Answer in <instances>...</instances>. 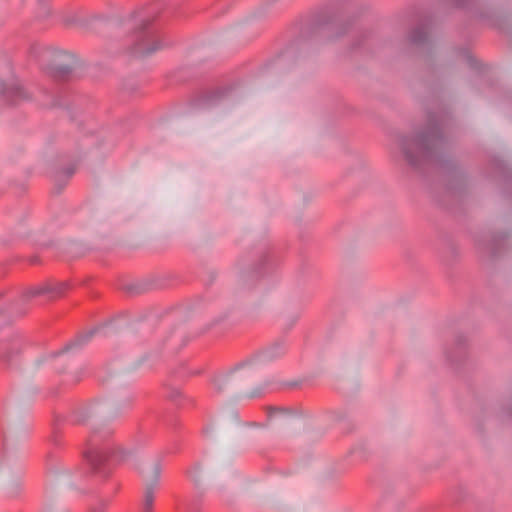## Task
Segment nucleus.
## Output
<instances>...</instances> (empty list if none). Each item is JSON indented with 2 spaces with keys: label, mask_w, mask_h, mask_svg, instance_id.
I'll return each instance as SVG.
<instances>
[{
  "label": "nucleus",
  "mask_w": 512,
  "mask_h": 512,
  "mask_svg": "<svg viewBox=\"0 0 512 512\" xmlns=\"http://www.w3.org/2000/svg\"><path fill=\"white\" fill-rule=\"evenodd\" d=\"M156 17H131L117 27V35L126 33L123 39L124 49L135 58L149 56L163 47L162 41L149 25Z\"/></svg>",
  "instance_id": "1"
},
{
  "label": "nucleus",
  "mask_w": 512,
  "mask_h": 512,
  "mask_svg": "<svg viewBox=\"0 0 512 512\" xmlns=\"http://www.w3.org/2000/svg\"><path fill=\"white\" fill-rule=\"evenodd\" d=\"M442 143L443 136L437 125L429 127L415 137H405L401 140L405 157L413 166L419 163L420 158L430 156Z\"/></svg>",
  "instance_id": "2"
},
{
  "label": "nucleus",
  "mask_w": 512,
  "mask_h": 512,
  "mask_svg": "<svg viewBox=\"0 0 512 512\" xmlns=\"http://www.w3.org/2000/svg\"><path fill=\"white\" fill-rule=\"evenodd\" d=\"M113 431L106 427L95 428L88 440L84 455L95 471L101 472V466L108 460L109 440Z\"/></svg>",
  "instance_id": "3"
},
{
  "label": "nucleus",
  "mask_w": 512,
  "mask_h": 512,
  "mask_svg": "<svg viewBox=\"0 0 512 512\" xmlns=\"http://www.w3.org/2000/svg\"><path fill=\"white\" fill-rule=\"evenodd\" d=\"M26 341L15 329L0 331V360L11 364L18 360L24 351Z\"/></svg>",
  "instance_id": "4"
},
{
  "label": "nucleus",
  "mask_w": 512,
  "mask_h": 512,
  "mask_svg": "<svg viewBox=\"0 0 512 512\" xmlns=\"http://www.w3.org/2000/svg\"><path fill=\"white\" fill-rule=\"evenodd\" d=\"M255 374L256 367L248 365L238 369L229 376L215 380L214 385L218 392H221L225 389L237 391L246 386L245 382L251 379Z\"/></svg>",
  "instance_id": "5"
},
{
  "label": "nucleus",
  "mask_w": 512,
  "mask_h": 512,
  "mask_svg": "<svg viewBox=\"0 0 512 512\" xmlns=\"http://www.w3.org/2000/svg\"><path fill=\"white\" fill-rule=\"evenodd\" d=\"M67 290L68 284L66 282H59L55 284L46 283L25 290L22 294V300L28 301L33 297L46 295L48 300L52 301L62 297Z\"/></svg>",
  "instance_id": "6"
},
{
  "label": "nucleus",
  "mask_w": 512,
  "mask_h": 512,
  "mask_svg": "<svg viewBox=\"0 0 512 512\" xmlns=\"http://www.w3.org/2000/svg\"><path fill=\"white\" fill-rule=\"evenodd\" d=\"M70 348V345L67 344L62 350L51 353L49 355L43 356L40 359L37 360V365H47L51 370L55 372H62L65 365L62 360L59 359V356H61L65 351H67Z\"/></svg>",
  "instance_id": "7"
},
{
  "label": "nucleus",
  "mask_w": 512,
  "mask_h": 512,
  "mask_svg": "<svg viewBox=\"0 0 512 512\" xmlns=\"http://www.w3.org/2000/svg\"><path fill=\"white\" fill-rule=\"evenodd\" d=\"M161 474V467L159 464H156L154 466V484L147 486L145 493H144V500H143V512H153V505H154V486L158 482Z\"/></svg>",
  "instance_id": "8"
},
{
  "label": "nucleus",
  "mask_w": 512,
  "mask_h": 512,
  "mask_svg": "<svg viewBox=\"0 0 512 512\" xmlns=\"http://www.w3.org/2000/svg\"><path fill=\"white\" fill-rule=\"evenodd\" d=\"M428 33L425 27H419L413 30L410 36V41L413 44L419 45L427 40Z\"/></svg>",
  "instance_id": "9"
},
{
  "label": "nucleus",
  "mask_w": 512,
  "mask_h": 512,
  "mask_svg": "<svg viewBox=\"0 0 512 512\" xmlns=\"http://www.w3.org/2000/svg\"><path fill=\"white\" fill-rule=\"evenodd\" d=\"M73 71V66L70 64L57 65L52 69L55 77L65 78Z\"/></svg>",
  "instance_id": "10"
},
{
  "label": "nucleus",
  "mask_w": 512,
  "mask_h": 512,
  "mask_svg": "<svg viewBox=\"0 0 512 512\" xmlns=\"http://www.w3.org/2000/svg\"><path fill=\"white\" fill-rule=\"evenodd\" d=\"M4 95L7 98H14L15 101L17 99H25L26 98V94H25L23 88L20 86L11 87L9 90L4 92Z\"/></svg>",
  "instance_id": "11"
},
{
  "label": "nucleus",
  "mask_w": 512,
  "mask_h": 512,
  "mask_svg": "<svg viewBox=\"0 0 512 512\" xmlns=\"http://www.w3.org/2000/svg\"><path fill=\"white\" fill-rule=\"evenodd\" d=\"M218 99L219 94L206 95L199 100V105L203 108H210L216 103Z\"/></svg>",
  "instance_id": "12"
},
{
  "label": "nucleus",
  "mask_w": 512,
  "mask_h": 512,
  "mask_svg": "<svg viewBox=\"0 0 512 512\" xmlns=\"http://www.w3.org/2000/svg\"><path fill=\"white\" fill-rule=\"evenodd\" d=\"M473 1L474 0H451V2L453 3L454 6L460 7V8L468 7L470 5V3H472Z\"/></svg>",
  "instance_id": "13"
},
{
  "label": "nucleus",
  "mask_w": 512,
  "mask_h": 512,
  "mask_svg": "<svg viewBox=\"0 0 512 512\" xmlns=\"http://www.w3.org/2000/svg\"><path fill=\"white\" fill-rule=\"evenodd\" d=\"M182 396V392L179 389H172L168 395V397L173 401H178Z\"/></svg>",
  "instance_id": "14"
},
{
  "label": "nucleus",
  "mask_w": 512,
  "mask_h": 512,
  "mask_svg": "<svg viewBox=\"0 0 512 512\" xmlns=\"http://www.w3.org/2000/svg\"><path fill=\"white\" fill-rule=\"evenodd\" d=\"M285 410L283 408H277V407H268L267 408V414L268 417L271 418L274 414L284 412Z\"/></svg>",
  "instance_id": "15"
},
{
  "label": "nucleus",
  "mask_w": 512,
  "mask_h": 512,
  "mask_svg": "<svg viewBox=\"0 0 512 512\" xmlns=\"http://www.w3.org/2000/svg\"><path fill=\"white\" fill-rule=\"evenodd\" d=\"M91 512H105V504L99 503L98 505L92 508Z\"/></svg>",
  "instance_id": "16"
},
{
  "label": "nucleus",
  "mask_w": 512,
  "mask_h": 512,
  "mask_svg": "<svg viewBox=\"0 0 512 512\" xmlns=\"http://www.w3.org/2000/svg\"><path fill=\"white\" fill-rule=\"evenodd\" d=\"M127 453L125 451L120 450L117 454L114 455L119 461L123 460Z\"/></svg>",
  "instance_id": "17"
},
{
  "label": "nucleus",
  "mask_w": 512,
  "mask_h": 512,
  "mask_svg": "<svg viewBox=\"0 0 512 512\" xmlns=\"http://www.w3.org/2000/svg\"><path fill=\"white\" fill-rule=\"evenodd\" d=\"M64 172L67 175V177H71L74 174V172H75V168L74 167H69Z\"/></svg>",
  "instance_id": "18"
},
{
  "label": "nucleus",
  "mask_w": 512,
  "mask_h": 512,
  "mask_svg": "<svg viewBox=\"0 0 512 512\" xmlns=\"http://www.w3.org/2000/svg\"><path fill=\"white\" fill-rule=\"evenodd\" d=\"M225 317H226V316H223V317H220V318L215 319V320L213 321V323H212V324H213V325L218 324L219 322H221L222 320H224V318H225Z\"/></svg>",
  "instance_id": "19"
},
{
  "label": "nucleus",
  "mask_w": 512,
  "mask_h": 512,
  "mask_svg": "<svg viewBox=\"0 0 512 512\" xmlns=\"http://www.w3.org/2000/svg\"><path fill=\"white\" fill-rule=\"evenodd\" d=\"M250 397H254L255 396V393H251L249 394Z\"/></svg>",
  "instance_id": "20"
}]
</instances>
